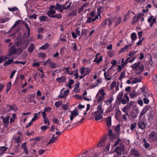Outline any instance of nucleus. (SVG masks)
I'll return each instance as SVG.
<instances>
[{
    "instance_id": "15",
    "label": "nucleus",
    "mask_w": 157,
    "mask_h": 157,
    "mask_svg": "<svg viewBox=\"0 0 157 157\" xmlns=\"http://www.w3.org/2000/svg\"><path fill=\"white\" fill-rule=\"evenodd\" d=\"M144 98H143V100L144 101V103L146 104H148L149 103V100L148 99V98L150 96L149 94H144Z\"/></svg>"
},
{
    "instance_id": "36",
    "label": "nucleus",
    "mask_w": 157,
    "mask_h": 157,
    "mask_svg": "<svg viewBox=\"0 0 157 157\" xmlns=\"http://www.w3.org/2000/svg\"><path fill=\"white\" fill-rule=\"evenodd\" d=\"M49 46V45L48 43H46L45 44L40 47V49H47Z\"/></svg>"
},
{
    "instance_id": "62",
    "label": "nucleus",
    "mask_w": 157,
    "mask_h": 157,
    "mask_svg": "<svg viewBox=\"0 0 157 157\" xmlns=\"http://www.w3.org/2000/svg\"><path fill=\"white\" fill-rule=\"evenodd\" d=\"M85 5L84 4L81 7L79 8L78 10V13H80L84 9V7Z\"/></svg>"
},
{
    "instance_id": "3",
    "label": "nucleus",
    "mask_w": 157,
    "mask_h": 157,
    "mask_svg": "<svg viewBox=\"0 0 157 157\" xmlns=\"http://www.w3.org/2000/svg\"><path fill=\"white\" fill-rule=\"evenodd\" d=\"M124 150V147L122 144H120V146L117 147L114 150V151L116 152L119 155H121V152L123 151Z\"/></svg>"
},
{
    "instance_id": "16",
    "label": "nucleus",
    "mask_w": 157,
    "mask_h": 157,
    "mask_svg": "<svg viewBox=\"0 0 157 157\" xmlns=\"http://www.w3.org/2000/svg\"><path fill=\"white\" fill-rule=\"evenodd\" d=\"M39 19L42 22L47 21L48 20V17L46 16H40L39 17Z\"/></svg>"
},
{
    "instance_id": "59",
    "label": "nucleus",
    "mask_w": 157,
    "mask_h": 157,
    "mask_svg": "<svg viewBox=\"0 0 157 157\" xmlns=\"http://www.w3.org/2000/svg\"><path fill=\"white\" fill-rule=\"evenodd\" d=\"M51 110V108L50 107H45L44 109V111L45 112H49Z\"/></svg>"
},
{
    "instance_id": "1",
    "label": "nucleus",
    "mask_w": 157,
    "mask_h": 157,
    "mask_svg": "<svg viewBox=\"0 0 157 157\" xmlns=\"http://www.w3.org/2000/svg\"><path fill=\"white\" fill-rule=\"evenodd\" d=\"M106 94L104 92V90L103 89H101L99 90L96 95V98L98 97L97 100V102L98 103H102V101L103 100L105 97V96Z\"/></svg>"
},
{
    "instance_id": "34",
    "label": "nucleus",
    "mask_w": 157,
    "mask_h": 157,
    "mask_svg": "<svg viewBox=\"0 0 157 157\" xmlns=\"http://www.w3.org/2000/svg\"><path fill=\"white\" fill-rule=\"evenodd\" d=\"M34 44H32L28 49V51L29 52H32L34 49Z\"/></svg>"
},
{
    "instance_id": "25",
    "label": "nucleus",
    "mask_w": 157,
    "mask_h": 157,
    "mask_svg": "<svg viewBox=\"0 0 157 157\" xmlns=\"http://www.w3.org/2000/svg\"><path fill=\"white\" fill-rule=\"evenodd\" d=\"M132 44H130L128 45H126L123 48L121 49V52H124L126 51H127L128 48H131V45Z\"/></svg>"
},
{
    "instance_id": "30",
    "label": "nucleus",
    "mask_w": 157,
    "mask_h": 157,
    "mask_svg": "<svg viewBox=\"0 0 157 157\" xmlns=\"http://www.w3.org/2000/svg\"><path fill=\"white\" fill-rule=\"evenodd\" d=\"M13 58H12L11 59H8V60L6 61L5 63L4 64V66L6 65H9L13 62Z\"/></svg>"
},
{
    "instance_id": "53",
    "label": "nucleus",
    "mask_w": 157,
    "mask_h": 157,
    "mask_svg": "<svg viewBox=\"0 0 157 157\" xmlns=\"http://www.w3.org/2000/svg\"><path fill=\"white\" fill-rule=\"evenodd\" d=\"M108 24V21L107 19L106 20H104L102 22L101 25L103 27H104L105 25Z\"/></svg>"
},
{
    "instance_id": "61",
    "label": "nucleus",
    "mask_w": 157,
    "mask_h": 157,
    "mask_svg": "<svg viewBox=\"0 0 157 157\" xmlns=\"http://www.w3.org/2000/svg\"><path fill=\"white\" fill-rule=\"evenodd\" d=\"M52 121L56 124H58L59 122L58 120L56 118L54 117L52 119Z\"/></svg>"
},
{
    "instance_id": "29",
    "label": "nucleus",
    "mask_w": 157,
    "mask_h": 157,
    "mask_svg": "<svg viewBox=\"0 0 157 157\" xmlns=\"http://www.w3.org/2000/svg\"><path fill=\"white\" fill-rule=\"evenodd\" d=\"M122 95H123V93L122 92H121L119 93L118 94L117 98V100L118 101L120 102L121 100L122 99Z\"/></svg>"
},
{
    "instance_id": "41",
    "label": "nucleus",
    "mask_w": 157,
    "mask_h": 157,
    "mask_svg": "<svg viewBox=\"0 0 157 157\" xmlns=\"http://www.w3.org/2000/svg\"><path fill=\"white\" fill-rule=\"evenodd\" d=\"M80 83L79 82H77L75 85V91L76 93H78V88L79 86Z\"/></svg>"
},
{
    "instance_id": "38",
    "label": "nucleus",
    "mask_w": 157,
    "mask_h": 157,
    "mask_svg": "<svg viewBox=\"0 0 157 157\" xmlns=\"http://www.w3.org/2000/svg\"><path fill=\"white\" fill-rule=\"evenodd\" d=\"M125 71H123L121 73L120 77L119 80H121L122 79L125 77Z\"/></svg>"
},
{
    "instance_id": "56",
    "label": "nucleus",
    "mask_w": 157,
    "mask_h": 157,
    "mask_svg": "<svg viewBox=\"0 0 157 157\" xmlns=\"http://www.w3.org/2000/svg\"><path fill=\"white\" fill-rule=\"evenodd\" d=\"M103 118V116H96L95 117V120L96 121H98L99 120L102 119Z\"/></svg>"
},
{
    "instance_id": "52",
    "label": "nucleus",
    "mask_w": 157,
    "mask_h": 157,
    "mask_svg": "<svg viewBox=\"0 0 157 157\" xmlns=\"http://www.w3.org/2000/svg\"><path fill=\"white\" fill-rule=\"evenodd\" d=\"M8 10L10 11H17L18 10V9L16 7H14L12 8H9Z\"/></svg>"
},
{
    "instance_id": "23",
    "label": "nucleus",
    "mask_w": 157,
    "mask_h": 157,
    "mask_svg": "<svg viewBox=\"0 0 157 157\" xmlns=\"http://www.w3.org/2000/svg\"><path fill=\"white\" fill-rule=\"evenodd\" d=\"M102 56H99L98 58L96 57L95 59L94 60V62H96L97 63H99V62L102 61Z\"/></svg>"
},
{
    "instance_id": "55",
    "label": "nucleus",
    "mask_w": 157,
    "mask_h": 157,
    "mask_svg": "<svg viewBox=\"0 0 157 157\" xmlns=\"http://www.w3.org/2000/svg\"><path fill=\"white\" fill-rule=\"evenodd\" d=\"M62 107L65 110H67L68 108V105L67 103L63 104L62 105Z\"/></svg>"
},
{
    "instance_id": "2",
    "label": "nucleus",
    "mask_w": 157,
    "mask_h": 157,
    "mask_svg": "<svg viewBox=\"0 0 157 157\" xmlns=\"http://www.w3.org/2000/svg\"><path fill=\"white\" fill-rule=\"evenodd\" d=\"M102 103H101L98 106L97 111L93 113L96 116H102L104 110L102 108Z\"/></svg>"
},
{
    "instance_id": "54",
    "label": "nucleus",
    "mask_w": 157,
    "mask_h": 157,
    "mask_svg": "<svg viewBox=\"0 0 157 157\" xmlns=\"http://www.w3.org/2000/svg\"><path fill=\"white\" fill-rule=\"evenodd\" d=\"M29 17L30 19L34 18V19H36L37 18V15L35 14H33L30 16H29Z\"/></svg>"
},
{
    "instance_id": "37",
    "label": "nucleus",
    "mask_w": 157,
    "mask_h": 157,
    "mask_svg": "<svg viewBox=\"0 0 157 157\" xmlns=\"http://www.w3.org/2000/svg\"><path fill=\"white\" fill-rule=\"evenodd\" d=\"M50 17L60 19L62 18V16L60 14H57L53 16H50Z\"/></svg>"
},
{
    "instance_id": "21",
    "label": "nucleus",
    "mask_w": 157,
    "mask_h": 157,
    "mask_svg": "<svg viewBox=\"0 0 157 157\" xmlns=\"http://www.w3.org/2000/svg\"><path fill=\"white\" fill-rule=\"evenodd\" d=\"M21 146L22 148L23 149L25 154L27 155H28V150L26 146V143H24Z\"/></svg>"
},
{
    "instance_id": "63",
    "label": "nucleus",
    "mask_w": 157,
    "mask_h": 157,
    "mask_svg": "<svg viewBox=\"0 0 157 157\" xmlns=\"http://www.w3.org/2000/svg\"><path fill=\"white\" fill-rule=\"evenodd\" d=\"M116 85V82L115 81L113 82L111 84V89H112Z\"/></svg>"
},
{
    "instance_id": "5",
    "label": "nucleus",
    "mask_w": 157,
    "mask_h": 157,
    "mask_svg": "<svg viewBox=\"0 0 157 157\" xmlns=\"http://www.w3.org/2000/svg\"><path fill=\"white\" fill-rule=\"evenodd\" d=\"M17 52V48L15 46L13 45L9 49L8 55L9 56H11L15 54Z\"/></svg>"
},
{
    "instance_id": "57",
    "label": "nucleus",
    "mask_w": 157,
    "mask_h": 157,
    "mask_svg": "<svg viewBox=\"0 0 157 157\" xmlns=\"http://www.w3.org/2000/svg\"><path fill=\"white\" fill-rule=\"evenodd\" d=\"M121 140L120 139H117V140L115 142L114 144V147H115L117 145L119 142L121 141Z\"/></svg>"
},
{
    "instance_id": "42",
    "label": "nucleus",
    "mask_w": 157,
    "mask_h": 157,
    "mask_svg": "<svg viewBox=\"0 0 157 157\" xmlns=\"http://www.w3.org/2000/svg\"><path fill=\"white\" fill-rule=\"evenodd\" d=\"M88 156V157H97L96 153L94 151H92L91 152V154Z\"/></svg>"
},
{
    "instance_id": "20",
    "label": "nucleus",
    "mask_w": 157,
    "mask_h": 157,
    "mask_svg": "<svg viewBox=\"0 0 157 157\" xmlns=\"http://www.w3.org/2000/svg\"><path fill=\"white\" fill-rule=\"evenodd\" d=\"M141 63L140 62H139L138 63H135L133 65H132L131 67H132L133 69H136L138 67L140 64Z\"/></svg>"
},
{
    "instance_id": "9",
    "label": "nucleus",
    "mask_w": 157,
    "mask_h": 157,
    "mask_svg": "<svg viewBox=\"0 0 157 157\" xmlns=\"http://www.w3.org/2000/svg\"><path fill=\"white\" fill-rule=\"evenodd\" d=\"M139 111L138 109H133L132 111L131 116L133 118H136L138 116Z\"/></svg>"
},
{
    "instance_id": "32",
    "label": "nucleus",
    "mask_w": 157,
    "mask_h": 157,
    "mask_svg": "<svg viewBox=\"0 0 157 157\" xmlns=\"http://www.w3.org/2000/svg\"><path fill=\"white\" fill-rule=\"evenodd\" d=\"M71 48L73 51H76L77 50V46L75 43H72L71 44Z\"/></svg>"
},
{
    "instance_id": "50",
    "label": "nucleus",
    "mask_w": 157,
    "mask_h": 157,
    "mask_svg": "<svg viewBox=\"0 0 157 157\" xmlns=\"http://www.w3.org/2000/svg\"><path fill=\"white\" fill-rule=\"evenodd\" d=\"M11 86V82H9L6 86L7 89L6 91L7 92L10 89Z\"/></svg>"
},
{
    "instance_id": "48",
    "label": "nucleus",
    "mask_w": 157,
    "mask_h": 157,
    "mask_svg": "<svg viewBox=\"0 0 157 157\" xmlns=\"http://www.w3.org/2000/svg\"><path fill=\"white\" fill-rule=\"evenodd\" d=\"M23 50V48L21 47L19 48L17 50V49L16 53L18 54H21Z\"/></svg>"
},
{
    "instance_id": "6",
    "label": "nucleus",
    "mask_w": 157,
    "mask_h": 157,
    "mask_svg": "<svg viewBox=\"0 0 157 157\" xmlns=\"http://www.w3.org/2000/svg\"><path fill=\"white\" fill-rule=\"evenodd\" d=\"M90 72V70L89 68L82 67L80 69V73L85 76L89 74Z\"/></svg>"
},
{
    "instance_id": "58",
    "label": "nucleus",
    "mask_w": 157,
    "mask_h": 157,
    "mask_svg": "<svg viewBox=\"0 0 157 157\" xmlns=\"http://www.w3.org/2000/svg\"><path fill=\"white\" fill-rule=\"evenodd\" d=\"M136 124V123H134L133 124H131V129L132 130H133L135 128Z\"/></svg>"
},
{
    "instance_id": "35",
    "label": "nucleus",
    "mask_w": 157,
    "mask_h": 157,
    "mask_svg": "<svg viewBox=\"0 0 157 157\" xmlns=\"http://www.w3.org/2000/svg\"><path fill=\"white\" fill-rule=\"evenodd\" d=\"M113 100V98H111L105 101V104L107 105H109L112 102Z\"/></svg>"
},
{
    "instance_id": "17",
    "label": "nucleus",
    "mask_w": 157,
    "mask_h": 157,
    "mask_svg": "<svg viewBox=\"0 0 157 157\" xmlns=\"http://www.w3.org/2000/svg\"><path fill=\"white\" fill-rule=\"evenodd\" d=\"M104 75L105 78L107 80H110L111 79L112 76L109 72H105Z\"/></svg>"
},
{
    "instance_id": "28",
    "label": "nucleus",
    "mask_w": 157,
    "mask_h": 157,
    "mask_svg": "<svg viewBox=\"0 0 157 157\" xmlns=\"http://www.w3.org/2000/svg\"><path fill=\"white\" fill-rule=\"evenodd\" d=\"M106 139L105 138L101 139L98 144H97V146L98 147H100L103 145L105 143Z\"/></svg>"
},
{
    "instance_id": "7",
    "label": "nucleus",
    "mask_w": 157,
    "mask_h": 157,
    "mask_svg": "<svg viewBox=\"0 0 157 157\" xmlns=\"http://www.w3.org/2000/svg\"><path fill=\"white\" fill-rule=\"evenodd\" d=\"M144 66L142 64L136 68L135 72L136 74L140 75L144 71Z\"/></svg>"
},
{
    "instance_id": "10",
    "label": "nucleus",
    "mask_w": 157,
    "mask_h": 157,
    "mask_svg": "<svg viewBox=\"0 0 157 157\" xmlns=\"http://www.w3.org/2000/svg\"><path fill=\"white\" fill-rule=\"evenodd\" d=\"M113 21H115V27L121 22V18L119 17H113Z\"/></svg>"
},
{
    "instance_id": "22",
    "label": "nucleus",
    "mask_w": 157,
    "mask_h": 157,
    "mask_svg": "<svg viewBox=\"0 0 157 157\" xmlns=\"http://www.w3.org/2000/svg\"><path fill=\"white\" fill-rule=\"evenodd\" d=\"M70 112L71 114V115L74 117L77 116L78 115V111L77 109H75L73 111H71Z\"/></svg>"
},
{
    "instance_id": "12",
    "label": "nucleus",
    "mask_w": 157,
    "mask_h": 157,
    "mask_svg": "<svg viewBox=\"0 0 157 157\" xmlns=\"http://www.w3.org/2000/svg\"><path fill=\"white\" fill-rule=\"evenodd\" d=\"M56 80L60 83L65 82L66 81V77L61 76L60 77H59L56 79Z\"/></svg>"
},
{
    "instance_id": "33",
    "label": "nucleus",
    "mask_w": 157,
    "mask_h": 157,
    "mask_svg": "<svg viewBox=\"0 0 157 157\" xmlns=\"http://www.w3.org/2000/svg\"><path fill=\"white\" fill-rule=\"evenodd\" d=\"M139 20V17H138L136 15H135L133 18V21L132 23V24L134 25L135 23L138 21Z\"/></svg>"
},
{
    "instance_id": "13",
    "label": "nucleus",
    "mask_w": 157,
    "mask_h": 157,
    "mask_svg": "<svg viewBox=\"0 0 157 157\" xmlns=\"http://www.w3.org/2000/svg\"><path fill=\"white\" fill-rule=\"evenodd\" d=\"M1 118L4 124H7L9 122L10 118V116H7L6 117V118L3 116H2Z\"/></svg>"
},
{
    "instance_id": "49",
    "label": "nucleus",
    "mask_w": 157,
    "mask_h": 157,
    "mask_svg": "<svg viewBox=\"0 0 157 157\" xmlns=\"http://www.w3.org/2000/svg\"><path fill=\"white\" fill-rule=\"evenodd\" d=\"M9 58V57H8L7 56L0 57V63H2L3 61Z\"/></svg>"
},
{
    "instance_id": "14",
    "label": "nucleus",
    "mask_w": 157,
    "mask_h": 157,
    "mask_svg": "<svg viewBox=\"0 0 157 157\" xmlns=\"http://www.w3.org/2000/svg\"><path fill=\"white\" fill-rule=\"evenodd\" d=\"M138 125L139 128L142 129H144L145 127L146 124L144 122L140 121L138 123Z\"/></svg>"
},
{
    "instance_id": "60",
    "label": "nucleus",
    "mask_w": 157,
    "mask_h": 157,
    "mask_svg": "<svg viewBox=\"0 0 157 157\" xmlns=\"http://www.w3.org/2000/svg\"><path fill=\"white\" fill-rule=\"evenodd\" d=\"M48 128V126H47V125H44L41 127L40 128L42 130L45 131Z\"/></svg>"
},
{
    "instance_id": "18",
    "label": "nucleus",
    "mask_w": 157,
    "mask_h": 157,
    "mask_svg": "<svg viewBox=\"0 0 157 157\" xmlns=\"http://www.w3.org/2000/svg\"><path fill=\"white\" fill-rule=\"evenodd\" d=\"M154 16H151L149 17L148 18L147 21L148 22L151 23L152 20V22L155 23L156 22V19L155 17L153 18Z\"/></svg>"
},
{
    "instance_id": "51",
    "label": "nucleus",
    "mask_w": 157,
    "mask_h": 157,
    "mask_svg": "<svg viewBox=\"0 0 157 157\" xmlns=\"http://www.w3.org/2000/svg\"><path fill=\"white\" fill-rule=\"evenodd\" d=\"M63 102L61 101H59L58 102H56L55 103L56 107L58 108L60 105L62 104Z\"/></svg>"
},
{
    "instance_id": "24",
    "label": "nucleus",
    "mask_w": 157,
    "mask_h": 157,
    "mask_svg": "<svg viewBox=\"0 0 157 157\" xmlns=\"http://www.w3.org/2000/svg\"><path fill=\"white\" fill-rule=\"evenodd\" d=\"M106 122L107 126H109L111 124V117L109 116L106 118Z\"/></svg>"
},
{
    "instance_id": "39",
    "label": "nucleus",
    "mask_w": 157,
    "mask_h": 157,
    "mask_svg": "<svg viewBox=\"0 0 157 157\" xmlns=\"http://www.w3.org/2000/svg\"><path fill=\"white\" fill-rule=\"evenodd\" d=\"M49 64L52 68H56L55 64L54 62L51 61L50 59Z\"/></svg>"
},
{
    "instance_id": "64",
    "label": "nucleus",
    "mask_w": 157,
    "mask_h": 157,
    "mask_svg": "<svg viewBox=\"0 0 157 157\" xmlns=\"http://www.w3.org/2000/svg\"><path fill=\"white\" fill-rule=\"evenodd\" d=\"M39 56L43 58H44L46 56V54L42 52H40L38 54Z\"/></svg>"
},
{
    "instance_id": "40",
    "label": "nucleus",
    "mask_w": 157,
    "mask_h": 157,
    "mask_svg": "<svg viewBox=\"0 0 157 157\" xmlns=\"http://www.w3.org/2000/svg\"><path fill=\"white\" fill-rule=\"evenodd\" d=\"M44 30V29L43 27H39L37 28V31L39 33H43Z\"/></svg>"
},
{
    "instance_id": "45",
    "label": "nucleus",
    "mask_w": 157,
    "mask_h": 157,
    "mask_svg": "<svg viewBox=\"0 0 157 157\" xmlns=\"http://www.w3.org/2000/svg\"><path fill=\"white\" fill-rule=\"evenodd\" d=\"M140 82V80L139 79L137 78H135L133 80L132 82L131 83L132 84H133L135 83H136L137 82Z\"/></svg>"
},
{
    "instance_id": "43",
    "label": "nucleus",
    "mask_w": 157,
    "mask_h": 157,
    "mask_svg": "<svg viewBox=\"0 0 157 157\" xmlns=\"http://www.w3.org/2000/svg\"><path fill=\"white\" fill-rule=\"evenodd\" d=\"M9 20L10 18L8 17L3 18L1 19L0 22L2 23H5L6 22L8 21Z\"/></svg>"
},
{
    "instance_id": "19",
    "label": "nucleus",
    "mask_w": 157,
    "mask_h": 157,
    "mask_svg": "<svg viewBox=\"0 0 157 157\" xmlns=\"http://www.w3.org/2000/svg\"><path fill=\"white\" fill-rule=\"evenodd\" d=\"M131 37L132 40V42H134L137 38V35L135 33H133L131 35Z\"/></svg>"
},
{
    "instance_id": "11",
    "label": "nucleus",
    "mask_w": 157,
    "mask_h": 157,
    "mask_svg": "<svg viewBox=\"0 0 157 157\" xmlns=\"http://www.w3.org/2000/svg\"><path fill=\"white\" fill-rule=\"evenodd\" d=\"M132 155L136 156H139L140 155V153L139 151L135 149H132L130 151Z\"/></svg>"
},
{
    "instance_id": "26",
    "label": "nucleus",
    "mask_w": 157,
    "mask_h": 157,
    "mask_svg": "<svg viewBox=\"0 0 157 157\" xmlns=\"http://www.w3.org/2000/svg\"><path fill=\"white\" fill-rule=\"evenodd\" d=\"M56 11L53 10L49 9V11L47 12V14L50 17V16H53V15L56 13Z\"/></svg>"
},
{
    "instance_id": "44",
    "label": "nucleus",
    "mask_w": 157,
    "mask_h": 157,
    "mask_svg": "<svg viewBox=\"0 0 157 157\" xmlns=\"http://www.w3.org/2000/svg\"><path fill=\"white\" fill-rule=\"evenodd\" d=\"M77 10H75L73 11L71 13H69L68 16L69 17L71 16L72 15L75 16L77 15Z\"/></svg>"
},
{
    "instance_id": "8",
    "label": "nucleus",
    "mask_w": 157,
    "mask_h": 157,
    "mask_svg": "<svg viewBox=\"0 0 157 157\" xmlns=\"http://www.w3.org/2000/svg\"><path fill=\"white\" fill-rule=\"evenodd\" d=\"M149 139L153 141L157 140V136L154 132H151L149 134Z\"/></svg>"
},
{
    "instance_id": "47",
    "label": "nucleus",
    "mask_w": 157,
    "mask_h": 157,
    "mask_svg": "<svg viewBox=\"0 0 157 157\" xmlns=\"http://www.w3.org/2000/svg\"><path fill=\"white\" fill-rule=\"evenodd\" d=\"M130 96L131 98H133L136 96V92L135 90H134L133 92H132L130 93Z\"/></svg>"
},
{
    "instance_id": "27",
    "label": "nucleus",
    "mask_w": 157,
    "mask_h": 157,
    "mask_svg": "<svg viewBox=\"0 0 157 157\" xmlns=\"http://www.w3.org/2000/svg\"><path fill=\"white\" fill-rule=\"evenodd\" d=\"M57 139V138L56 137H52L49 141L48 142V145L55 143Z\"/></svg>"
},
{
    "instance_id": "31",
    "label": "nucleus",
    "mask_w": 157,
    "mask_h": 157,
    "mask_svg": "<svg viewBox=\"0 0 157 157\" xmlns=\"http://www.w3.org/2000/svg\"><path fill=\"white\" fill-rule=\"evenodd\" d=\"M0 148H4V150H2V149H0V155H2L4 152L7 150V147H6L5 146H2L0 147Z\"/></svg>"
},
{
    "instance_id": "46",
    "label": "nucleus",
    "mask_w": 157,
    "mask_h": 157,
    "mask_svg": "<svg viewBox=\"0 0 157 157\" xmlns=\"http://www.w3.org/2000/svg\"><path fill=\"white\" fill-rule=\"evenodd\" d=\"M108 22H109L108 23V26H109L111 25H112L113 23V18H107Z\"/></svg>"
},
{
    "instance_id": "4",
    "label": "nucleus",
    "mask_w": 157,
    "mask_h": 157,
    "mask_svg": "<svg viewBox=\"0 0 157 157\" xmlns=\"http://www.w3.org/2000/svg\"><path fill=\"white\" fill-rule=\"evenodd\" d=\"M134 102L132 101H131L128 103L123 108L122 111L124 112H126L129 110L131 108L133 105Z\"/></svg>"
}]
</instances>
